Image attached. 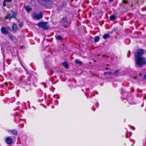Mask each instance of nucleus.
Returning <instances> with one entry per match:
<instances>
[{"instance_id":"18","label":"nucleus","mask_w":146,"mask_h":146,"mask_svg":"<svg viewBox=\"0 0 146 146\" xmlns=\"http://www.w3.org/2000/svg\"><path fill=\"white\" fill-rule=\"evenodd\" d=\"M100 40V37L99 36H96L94 38V41L95 42H97Z\"/></svg>"},{"instance_id":"9","label":"nucleus","mask_w":146,"mask_h":146,"mask_svg":"<svg viewBox=\"0 0 146 146\" xmlns=\"http://www.w3.org/2000/svg\"><path fill=\"white\" fill-rule=\"evenodd\" d=\"M12 28L13 32L14 33H15L17 29V27L16 24L15 23H13L12 25Z\"/></svg>"},{"instance_id":"24","label":"nucleus","mask_w":146,"mask_h":146,"mask_svg":"<svg viewBox=\"0 0 146 146\" xmlns=\"http://www.w3.org/2000/svg\"><path fill=\"white\" fill-rule=\"evenodd\" d=\"M5 1H5V0H4V1H3V5L4 7H5L6 6V4L5 3Z\"/></svg>"},{"instance_id":"4","label":"nucleus","mask_w":146,"mask_h":146,"mask_svg":"<svg viewBox=\"0 0 146 146\" xmlns=\"http://www.w3.org/2000/svg\"><path fill=\"white\" fill-rule=\"evenodd\" d=\"M145 53V51L141 49H139L137 50L135 54V58L142 57L141 56L142 55Z\"/></svg>"},{"instance_id":"21","label":"nucleus","mask_w":146,"mask_h":146,"mask_svg":"<svg viewBox=\"0 0 146 146\" xmlns=\"http://www.w3.org/2000/svg\"><path fill=\"white\" fill-rule=\"evenodd\" d=\"M122 2L124 4H127L128 3V1L125 0H123L122 1Z\"/></svg>"},{"instance_id":"15","label":"nucleus","mask_w":146,"mask_h":146,"mask_svg":"<svg viewBox=\"0 0 146 146\" xmlns=\"http://www.w3.org/2000/svg\"><path fill=\"white\" fill-rule=\"evenodd\" d=\"M9 132L12 133L14 135H17V130H11Z\"/></svg>"},{"instance_id":"16","label":"nucleus","mask_w":146,"mask_h":146,"mask_svg":"<svg viewBox=\"0 0 146 146\" xmlns=\"http://www.w3.org/2000/svg\"><path fill=\"white\" fill-rule=\"evenodd\" d=\"M25 8L26 10V11L28 12H29L30 11H31L32 9L31 8H30L28 6H25Z\"/></svg>"},{"instance_id":"32","label":"nucleus","mask_w":146,"mask_h":146,"mask_svg":"<svg viewBox=\"0 0 146 146\" xmlns=\"http://www.w3.org/2000/svg\"><path fill=\"white\" fill-rule=\"evenodd\" d=\"M144 78H145V80H146V74L144 76Z\"/></svg>"},{"instance_id":"7","label":"nucleus","mask_w":146,"mask_h":146,"mask_svg":"<svg viewBox=\"0 0 146 146\" xmlns=\"http://www.w3.org/2000/svg\"><path fill=\"white\" fill-rule=\"evenodd\" d=\"M6 143L8 144L11 145L13 142L12 139L9 137H7L5 139Z\"/></svg>"},{"instance_id":"13","label":"nucleus","mask_w":146,"mask_h":146,"mask_svg":"<svg viewBox=\"0 0 146 146\" xmlns=\"http://www.w3.org/2000/svg\"><path fill=\"white\" fill-rule=\"evenodd\" d=\"M75 63L80 65H81L82 64V62L80 61L79 59H76L75 60Z\"/></svg>"},{"instance_id":"2","label":"nucleus","mask_w":146,"mask_h":146,"mask_svg":"<svg viewBox=\"0 0 146 146\" xmlns=\"http://www.w3.org/2000/svg\"><path fill=\"white\" fill-rule=\"evenodd\" d=\"M32 16L34 19L37 20H39L41 19L42 17V11L39 12V14H37L35 12H33L32 14Z\"/></svg>"},{"instance_id":"27","label":"nucleus","mask_w":146,"mask_h":146,"mask_svg":"<svg viewBox=\"0 0 146 146\" xmlns=\"http://www.w3.org/2000/svg\"><path fill=\"white\" fill-rule=\"evenodd\" d=\"M53 72L52 70H51L50 71V75H52L53 73Z\"/></svg>"},{"instance_id":"34","label":"nucleus","mask_w":146,"mask_h":146,"mask_svg":"<svg viewBox=\"0 0 146 146\" xmlns=\"http://www.w3.org/2000/svg\"><path fill=\"white\" fill-rule=\"evenodd\" d=\"M96 106L97 107H98V104H97L96 105Z\"/></svg>"},{"instance_id":"25","label":"nucleus","mask_w":146,"mask_h":146,"mask_svg":"<svg viewBox=\"0 0 146 146\" xmlns=\"http://www.w3.org/2000/svg\"><path fill=\"white\" fill-rule=\"evenodd\" d=\"M23 26V23H20L19 24V26L20 27H21Z\"/></svg>"},{"instance_id":"22","label":"nucleus","mask_w":146,"mask_h":146,"mask_svg":"<svg viewBox=\"0 0 146 146\" xmlns=\"http://www.w3.org/2000/svg\"><path fill=\"white\" fill-rule=\"evenodd\" d=\"M52 1H50L47 2H46V4H52Z\"/></svg>"},{"instance_id":"38","label":"nucleus","mask_w":146,"mask_h":146,"mask_svg":"<svg viewBox=\"0 0 146 146\" xmlns=\"http://www.w3.org/2000/svg\"><path fill=\"white\" fill-rule=\"evenodd\" d=\"M130 56V53H129V57Z\"/></svg>"},{"instance_id":"26","label":"nucleus","mask_w":146,"mask_h":146,"mask_svg":"<svg viewBox=\"0 0 146 146\" xmlns=\"http://www.w3.org/2000/svg\"><path fill=\"white\" fill-rule=\"evenodd\" d=\"M63 26L65 28H66L67 27V25H65L64 24Z\"/></svg>"},{"instance_id":"36","label":"nucleus","mask_w":146,"mask_h":146,"mask_svg":"<svg viewBox=\"0 0 146 146\" xmlns=\"http://www.w3.org/2000/svg\"><path fill=\"white\" fill-rule=\"evenodd\" d=\"M44 86H45V88H46V85H45Z\"/></svg>"},{"instance_id":"19","label":"nucleus","mask_w":146,"mask_h":146,"mask_svg":"<svg viewBox=\"0 0 146 146\" xmlns=\"http://www.w3.org/2000/svg\"><path fill=\"white\" fill-rule=\"evenodd\" d=\"M110 19L111 20H113L114 19H115L116 17L115 15H111L110 17Z\"/></svg>"},{"instance_id":"11","label":"nucleus","mask_w":146,"mask_h":146,"mask_svg":"<svg viewBox=\"0 0 146 146\" xmlns=\"http://www.w3.org/2000/svg\"><path fill=\"white\" fill-rule=\"evenodd\" d=\"M8 36L9 37V39L12 41H14V38H15V37L11 33H9L8 35Z\"/></svg>"},{"instance_id":"37","label":"nucleus","mask_w":146,"mask_h":146,"mask_svg":"<svg viewBox=\"0 0 146 146\" xmlns=\"http://www.w3.org/2000/svg\"><path fill=\"white\" fill-rule=\"evenodd\" d=\"M87 98H88V95L87 94Z\"/></svg>"},{"instance_id":"8","label":"nucleus","mask_w":146,"mask_h":146,"mask_svg":"<svg viewBox=\"0 0 146 146\" xmlns=\"http://www.w3.org/2000/svg\"><path fill=\"white\" fill-rule=\"evenodd\" d=\"M60 22L62 25L65 23H68V22L67 18L66 17H64L60 21Z\"/></svg>"},{"instance_id":"44","label":"nucleus","mask_w":146,"mask_h":146,"mask_svg":"<svg viewBox=\"0 0 146 146\" xmlns=\"http://www.w3.org/2000/svg\"><path fill=\"white\" fill-rule=\"evenodd\" d=\"M108 69V68H106V70H107V69Z\"/></svg>"},{"instance_id":"45","label":"nucleus","mask_w":146,"mask_h":146,"mask_svg":"<svg viewBox=\"0 0 146 146\" xmlns=\"http://www.w3.org/2000/svg\"><path fill=\"white\" fill-rule=\"evenodd\" d=\"M142 90H141V91H140V92H142Z\"/></svg>"},{"instance_id":"42","label":"nucleus","mask_w":146,"mask_h":146,"mask_svg":"<svg viewBox=\"0 0 146 146\" xmlns=\"http://www.w3.org/2000/svg\"><path fill=\"white\" fill-rule=\"evenodd\" d=\"M87 89L88 90H89V88Z\"/></svg>"},{"instance_id":"33","label":"nucleus","mask_w":146,"mask_h":146,"mask_svg":"<svg viewBox=\"0 0 146 146\" xmlns=\"http://www.w3.org/2000/svg\"><path fill=\"white\" fill-rule=\"evenodd\" d=\"M5 84L7 86V82H5Z\"/></svg>"},{"instance_id":"20","label":"nucleus","mask_w":146,"mask_h":146,"mask_svg":"<svg viewBox=\"0 0 146 146\" xmlns=\"http://www.w3.org/2000/svg\"><path fill=\"white\" fill-rule=\"evenodd\" d=\"M118 28L117 27H115L113 28V29L112 31H117L118 29Z\"/></svg>"},{"instance_id":"30","label":"nucleus","mask_w":146,"mask_h":146,"mask_svg":"<svg viewBox=\"0 0 146 146\" xmlns=\"http://www.w3.org/2000/svg\"><path fill=\"white\" fill-rule=\"evenodd\" d=\"M5 1H7L9 2H10L11 1V0H5Z\"/></svg>"},{"instance_id":"1","label":"nucleus","mask_w":146,"mask_h":146,"mask_svg":"<svg viewBox=\"0 0 146 146\" xmlns=\"http://www.w3.org/2000/svg\"><path fill=\"white\" fill-rule=\"evenodd\" d=\"M135 62L136 64L139 66H142L145 64L146 60L143 57L138 58H136Z\"/></svg>"},{"instance_id":"23","label":"nucleus","mask_w":146,"mask_h":146,"mask_svg":"<svg viewBox=\"0 0 146 146\" xmlns=\"http://www.w3.org/2000/svg\"><path fill=\"white\" fill-rule=\"evenodd\" d=\"M119 71V70H115L114 72L113 73V74H116Z\"/></svg>"},{"instance_id":"10","label":"nucleus","mask_w":146,"mask_h":146,"mask_svg":"<svg viewBox=\"0 0 146 146\" xmlns=\"http://www.w3.org/2000/svg\"><path fill=\"white\" fill-rule=\"evenodd\" d=\"M62 65L66 69H68L69 66V64L67 61H65L63 62L62 63Z\"/></svg>"},{"instance_id":"35","label":"nucleus","mask_w":146,"mask_h":146,"mask_svg":"<svg viewBox=\"0 0 146 146\" xmlns=\"http://www.w3.org/2000/svg\"><path fill=\"white\" fill-rule=\"evenodd\" d=\"M95 108L94 110H93L94 111H95Z\"/></svg>"},{"instance_id":"29","label":"nucleus","mask_w":146,"mask_h":146,"mask_svg":"<svg viewBox=\"0 0 146 146\" xmlns=\"http://www.w3.org/2000/svg\"><path fill=\"white\" fill-rule=\"evenodd\" d=\"M107 72V74H112V72Z\"/></svg>"},{"instance_id":"43","label":"nucleus","mask_w":146,"mask_h":146,"mask_svg":"<svg viewBox=\"0 0 146 146\" xmlns=\"http://www.w3.org/2000/svg\"><path fill=\"white\" fill-rule=\"evenodd\" d=\"M145 98L146 99V96H145Z\"/></svg>"},{"instance_id":"28","label":"nucleus","mask_w":146,"mask_h":146,"mask_svg":"<svg viewBox=\"0 0 146 146\" xmlns=\"http://www.w3.org/2000/svg\"><path fill=\"white\" fill-rule=\"evenodd\" d=\"M107 74V72H105L103 74L105 76L106 75V74Z\"/></svg>"},{"instance_id":"31","label":"nucleus","mask_w":146,"mask_h":146,"mask_svg":"<svg viewBox=\"0 0 146 146\" xmlns=\"http://www.w3.org/2000/svg\"><path fill=\"white\" fill-rule=\"evenodd\" d=\"M114 0H108L110 2H111L113 1Z\"/></svg>"},{"instance_id":"5","label":"nucleus","mask_w":146,"mask_h":146,"mask_svg":"<svg viewBox=\"0 0 146 146\" xmlns=\"http://www.w3.org/2000/svg\"><path fill=\"white\" fill-rule=\"evenodd\" d=\"M2 33L4 35L8 34L10 33L7 29L5 27H2L1 29Z\"/></svg>"},{"instance_id":"12","label":"nucleus","mask_w":146,"mask_h":146,"mask_svg":"<svg viewBox=\"0 0 146 146\" xmlns=\"http://www.w3.org/2000/svg\"><path fill=\"white\" fill-rule=\"evenodd\" d=\"M13 16L12 17H10V16H6L5 17V19H9V20H10L12 17H15V13L14 11L13 12Z\"/></svg>"},{"instance_id":"40","label":"nucleus","mask_w":146,"mask_h":146,"mask_svg":"<svg viewBox=\"0 0 146 146\" xmlns=\"http://www.w3.org/2000/svg\"><path fill=\"white\" fill-rule=\"evenodd\" d=\"M52 108H54V106H53L52 107Z\"/></svg>"},{"instance_id":"39","label":"nucleus","mask_w":146,"mask_h":146,"mask_svg":"<svg viewBox=\"0 0 146 146\" xmlns=\"http://www.w3.org/2000/svg\"><path fill=\"white\" fill-rule=\"evenodd\" d=\"M58 96V98H59V96Z\"/></svg>"},{"instance_id":"14","label":"nucleus","mask_w":146,"mask_h":146,"mask_svg":"<svg viewBox=\"0 0 146 146\" xmlns=\"http://www.w3.org/2000/svg\"><path fill=\"white\" fill-rule=\"evenodd\" d=\"M110 35L108 34H105L103 36V38L104 39H106L110 37Z\"/></svg>"},{"instance_id":"6","label":"nucleus","mask_w":146,"mask_h":146,"mask_svg":"<svg viewBox=\"0 0 146 146\" xmlns=\"http://www.w3.org/2000/svg\"><path fill=\"white\" fill-rule=\"evenodd\" d=\"M31 77V76L28 77L25 81L24 80V78H23L21 80V81L24 83V84L27 85L28 82L30 81Z\"/></svg>"},{"instance_id":"47","label":"nucleus","mask_w":146,"mask_h":146,"mask_svg":"<svg viewBox=\"0 0 146 146\" xmlns=\"http://www.w3.org/2000/svg\"><path fill=\"white\" fill-rule=\"evenodd\" d=\"M33 0H31V1H33Z\"/></svg>"},{"instance_id":"3","label":"nucleus","mask_w":146,"mask_h":146,"mask_svg":"<svg viewBox=\"0 0 146 146\" xmlns=\"http://www.w3.org/2000/svg\"><path fill=\"white\" fill-rule=\"evenodd\" d=\"M47 22H40L37 24V25L40 28L47 30L49 28V26L47 24Z\"/></svg>"},{"instance_id":"41","label":"nucleus","mask_w":146,"mask_h":146,"mask_svg":"<svg viewBox=\"0 0 146 146\" xmlns=\"http://www.w3.org/2000/svg\"><path fill=\"white\" fill-rule=\"evenodd\" d=\"M44 0V1H47V0Z\"/></svg>"},{"instance_id":"17","label":"nucleus","mask_w":146,"mask_h":146,"mask_svg":"<svg viewBox=\"0 0 146 146\" xmlns=\"http://www.w3.org/2000/svg\"><path fill=\"white\" fill-rule=\"evenodd\" d=\"M56 39L58 40H61L62 39L63 37L60 35H58L56 36Z\"/></svg>"},{"instance_id":"46","label":"nucleus","mask_w":146,"mask_h":146,"mask_svg":"<svg viewBox=\"0 0 146 146\" xmlns=\"http://www.w3.org/2000/svg\"><path fill=\"white\" fill-rule=\"evenodd\" d=\"M145 110L146 111V108L145 109Z\"/></svg>"}]
</instances>
